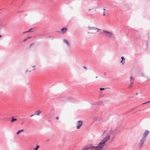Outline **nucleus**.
Wrapping results in <instances>:
<instances>
[{
    "mask_svg": "<svg viewBox=\"0 0 150 150\" xmlns=\"http://www.w3.org/2000/svg\"><path fill=\"white\" fill-rule=\"evenodd\" d=\"M110 88H107V89H110ZM107 89V88H104L103 89H104V90L105 89Z\"/></svg>",
    "mask_w": 150,
    "mask_h": 150,
    "instance_id": "nucleus-25",
    "label": "nucleus"
},
{
    "mask_svg": "<svg viewBox=\"0 0 150 150\" xmlns=\"http://www.w3.org/2000/svg\"><path fill=\"white\" fill-rule=\"evenodd\" d=\"M33 43L31 44L30 45V46H31L32 45H33Z\"/></svg>",
    "mask_w": 150,
    "mask_h": 150,
    "instance_id": "nucleus-28",
    "label": "nucleus"
},
{
    "mask_svg": "<svg viewBox=\"0 0 150 150\" xmlns=\"http://www.w3.org/2000/svg\"><path fill=\"white\" fill-rule=\"evenodd\" d=\"M23 124V122H22L21 123V125H22Z\"/></svg>",
    "mask_w": 150,
    "mask_h": 150,
    "instance_id": "nucleus-33",
    "label": "nucleus"
},
{
    "mask_svg": "<svg viewBox=\"0 0 150 150\" xmlns=\"http://www.w3.org/2000/svg\"><path fill=\"white\" fill-rule=\"evenodd\" d=\"M149 132L148 130H146L144 133V136L143 138L146 139L147 136L149 134Z\"/></svg>",
    "mask_w": 150,
    "mask_h": 150,
    "instance_id": "nucleus-7",
    "label": "nucleus"
},
{
    "mask_svg": "<svg viewBox=\"0 0 150 150\" xmlns=\"http://www.w3.org/2000/svg\"><path fill=\"white\" fill-rule=\"evenodd\" d=\"M149 102H150V101H149L146 102L145 103H144L143 104H145V103H149Z\"/></svg>",
    "mask_w": 150,
    "mask_h": 150,
    "instance_id": "nucleus-24",
    "label": "nucleus"
},
{
    "mask_svg": "<svg viewBox=\"0 0 150 150\" xmlns=\"http://www.w3.org/2000/svg\"><path fill=\"white\" fill-rule=\"evenodd\" d=\"M136 95H138V93H136Z\"/></svg>",
    "mask_w": 150,
    "mask_h": 150,
    "instance_id": "nucleus-34",
    "label": "nucleus"
},
{
    "mask_svg": "<svg viewBox=\"0 0 150 150\" xmlns=\"http://www.w3.org/2000/svg\"><path fill=\"white\" fill-rule=\"evenodd\" d=\"M146 139H145L144 138H143L141 140L140 144L139 145V146L140 147H141L142 145H143L144 142L145 140Z\"/></svg>",
    "mask_w": 150,
    "mask_h": 150,
    "instance_id": "nucleus-6",
    "label": "nucleus"
},
{
    "mask_svg": "<svg viewBox=\"0 0 150 150\" xmlns=\"http://www.w3.org/2000/svg\"><path fill=\"white\" fill-rule=\"evenodd\" d=\"M17 120V119L16 118H14L13 117H12V119L11 120V122H13L15 121H16Z\"/></svg>",
    "mask_w": 150,
    "mask_h": 150,
    "instance_id": "nucleus-13",
    "label": "nucleus"
},
{
    "mask_svg": "<svg viewBox=\"0 0 150 150\" xmlns=\"http://www.w3.org/2000/svg\"><path fill=\"white\" fill-rule=\"evenodd\" d=\"M83 67L84 69H85L86 70H87V67H86L85 66H83Z\"/></svg>",
    "mask_w": 150,
    "mask_h": 150,
    "instance_id": "nucleus-22",
    "label": "nucleus"
},
{
    "mask_svg": "<svg viewBox=\"0 0 150 150\" xmlns=\"http://www.w3.org/2000/svg\"><path fill=\"white\" fill-rule=\"evenodd\" d=\"M94 32H96L95 30H94Z\"/></svg>",
    "mask_w": 150,
    "mask_h": 150,
    "instance_id": "nucleus-31",
    "label": "nucleus"
},
{
    "mask_svg": "<svg viewBox=\"0 0 150 150\" xmlns=\"http://www.w3.org/2000/svg\"><path fill=\"white\" fill-rule=\"evenodd\" d=\"M102 103H103V101H99V102H98L97 103V104L98 105L102 104Z\"/></svg>",
    "mask_w": 150,
    "mask_h": 150,
    "instance_id": "nucleus-14",
    "label": "nucleus"
},
{
    "mask_svg": "<svg viewBox=\"0 0 150 150\" xmlns=\"http://www.w3.org/2000/svg\"><path fill=\"white\" fill-rule=\"evenodd\" d=\"M28 71V70H26V71H25V72H26V73H27V72Z\"/></svg>",
    "mask_w": 150,
    "mask_h": 150,
    "instance_id": "nucleus-29",
    "label": "nucleus"
},
{
    "mask_svg": "<svg viewBox=\"0 0 150 150\" xmlns=\"http://www.w3.org/2000/svg\"><path fill=\"white\" fill-rule=\"evenodd\" d=\"M105 14L104 13L103 15L104 16H105Z\"/></svg>",
    "mask_w": 150,
    "mask_h": 150,
    "instance_id": "nucleus-36",
    "label": "nucleus"
},
{
    "mask_svg": "<svg viewBox=\"0 0 150 150\" xmlns=\"http://www.w3.org/2000/svg\"><path fill=\"white\" fill-rule=\"evenodd\" d=\"M112 35V33L104 31V35L108 37H110Z\"/></svg>",
    "mask_w": 150,
    "mask_h": 150,
    "instance_id": "nucleus-3",
    "label": "nucleus"
},
{
    "mask_svg": "<svg viewBox=\"0 0 150 150\" xmlns=\"http://www.w3.org/2000/svg\"><path fill=\"white\" fill-rule=\"evenodd\" d=\"M98 78V76H96V78Z\"/></svg>",
    "mask_w": 150,
    "mask_h": 150,
    "instance_id": "nucleus-35",
    "label": "nucleus"
},
{
    "mask_svg": "<svg viewBox=\"0 0 150 150\" xmlns=\"http://www.w3.org/2000/svg\"><path fill=\"white\" fill-rule=\"evenodd\" d=\"M63 42L64 43L66 44L68 46H69L70 44H69V42H68V41H67L66 40L64 39L63 40Z\"/></svg>",
    "mask_w": 150,
    "mask_h": 150,
    "instance_id": "nucleus-11",
    "label": "nucleus"
},
{
    "mask_svg": "<svg viewBox=\"0 0 150 150\" xmlns=\"http://www.w3.org/2000/svg\"><path fill=\"white\" fill-rule=\"evenodd\" d=\"M34 115H34V114H33V115H31L30 116V117H32V116H34Z\"/></svg>",
    "mask_w": 150,
    "mask_h": 150,
    "instance_id": "nucleus-26",
    "label": "nucleus"
},
{
    "mask_svg": "<svg viewBox=\"0 0 150 150\" xmlns=\"http://www.w3.org/2000/svg\"><path fill=\"white\" fill-rule=\"evenodd\" d=\"M30 38V37H28L26 39H24L23 40V42L27 40Z\"/></svg>",
    "mask_w": 150,
    "mask_h": 150,
    "instance_id": "nucleus-17",
    "label": "nucleus"
},
{
    "mask_svg": "<svg viewBox=\"0 0 150 150\" xmlns=\"http://www.w3.org/2000/svg\"><path fill=\"white\" fill-rule=\"evenodd\" d=\"M35 67V66H33L32 67H33V68H34V67Z\"/></svg>",
    "mask_w": 150,
    "mask_h": 150,
    "instance_id": "nucleus-30",
    "label": "nucleus"
},
{
    "mask_svg": "<svg viewBox=\"0 0 150 150\" xmlns=\"http://www.w3.org/2000/svg\"><path fill=\"white\" fill-rule=\"evenodd\" d=\"M88 29L89 30H95L96 32L91 33H95L98 32L100 30V29L96 27H91L90 26H88Z\"/></svg>",
    "mask_w": 150,
    "mask_h": 150,
    "instance_id": "nucleus-1",
    "label": "nucleus"
},
{
    "mask_svg": "<svg viewBox=\"0 0 150 150\" xmlns=\"http://www.w3.org/2000/svg\"><path fill=\"white\" fill-rule=\"evenodd\" d=\"M130 80L132 81L134 80V78L133 77L131 76L130 78Z\"/></svg>",
    "mask_w": 150,
    "mask_h": 150,
    "instance_id": "nucleus-18",
    "label": "nucleus"
},
{
    "mask_svg": "<svg viewBox=\"0 0 150 150\" xmlns=\"http://www.w3.org/2000/svg\"><path fill=\"white\" fill-rule=\"evenodd\" d=\"M121 58H122V60H123V61H124L125 60V59L124 58V57H121Z\"/></svg>",
    "mask_w": 150,
    "mask_h": 150,
    "instance_id": "nucleus-20",
    "label": "nucleus"
},
{
    "mask_svg": "<svg viewBox=\"0 0 150 150\" xmlns=\"http://www.w3.org/2000/svg\"><path fill=\"white\" fill-rule=\"evenodd\" d=\"M34 30V29L33 28H32L30 29L28 31H25V32H23V33H28L31 32H33V30Z\"/></svg>",
    "mask_w": 150,
    "mask_h": 150,
    "instance_id": "nucleus-9",
    "label": "nucleus"
},
{
    "mask_svg": "<svg viewBox=\"0 0 150 150\" xmlns=\"http://www.w3.org/2000/svg\"><path fill=\"white\" fill-rule=\"evenodd\" d=\"M121 63H122V64H124L125 63V61H124L122 60L121 62Z\"/></svg>",
    "mask_w": 150,
    "mask_h": 150,
    "instance_id": "nucleus-19",
    "label": "nucleus"
},
{
    "mask_svg": "<svg viewBox=\"0 0 150 150\" xmlns=\"http://www.w3.org/2000/svg\"><path fill=\"white\" fill-rule=\"evenodd\" d=\"M24 131V130L23 129L20 130L16 132V134H19L20 133H21V132H23Z\"/></svg>",
    "mask_w": 150,
    "mask_h": 150,
    "instance_id": "nucleus-12",
    "label": "nucleus"
},
{
    "mask_svg": "<svg viewBox=\"0 0 150 150\" xmlns=\"http://www.w3.org/2000/svg\"><path fill=\"white\" fill-rule=\"evenodd\" d=\"M110 135L108 134L104 138V144L110 138Z\"/></svg>",
    "mask_w": 150,
    "mask_h": 150,
    "instance_id": "nucleus-5",
    "label": "nucleus"
},
{
    "mask_svg": "<svg viewBox=\"0 0 150 150\" xmlns=\"http://www.w3.org/2000/svg\"><path fill=\"white\" fill-rule=\"evenodd\" d=\"M61 31L63 33H65L67 30V28H62L61 30Z\"/></svg>",
    "mask_w": 150,
    "mask_h": 150,
    "instance_id": "nucleus-8",
    "label": "nucleus"
},
{
    "mask_svg": "<svg viewBox=\"0 0 150 150\" xmlns=\"http://www.w3.org/2000/svg\"><path fill=\"white\" fill-rule=\"evenodd\" d=\"M100 91H103V88H100Z\"/></svg>",
    "mask_w": 150,
    "mask_h": 150,
    "instance_id": "nucleus-23",
    "label": "nucleus"
},
{
    "mask_svg": "<svg viewBox=\"0 0 150 150\" xmlns=\"http://www.w3.org/2000/svg\"><path fill=\"white\" fill-rule=\"evenodd\" d=\"M83 123L82 121L81 120H79L77 122V127L76 128L77 129H80V127L82 125Z\"/></svg>",
    "mask_w": 150,
    "mask_h": 150,
    "instance_id": "nucleus-4",
    "label": "nucleus"
},
{
    "mask_svg": "<svg viewBox=\"0 0 150 150\" xmlns=\"http://www.w3.org/2000/svg\"><path fill=\"white\" fill-rule=\"evenodd\" d=\"M1 36H2V35H0V38H1Z\"/></svg>",
    "mask_w": 150,
    "mask_h": 150,
    "instance_id": "nucleus-32",
    "label": "nucleus"
},
{
    "mask_svg": "<svg viewBox=\"0 0 150 150\" xmlns=\"http://www.w3.org/2000/svg\"><path fill=\"white\" fill-rule=\"evenodd\" d=\"M87 148H85V147L83 148L82 150H87Z\"/></svg>",
    "mask_w": 150,
    "mask_h": 150,
    "instance_id": "nucleus-21",
    "label": "nucleus"
},
{
    "mask_svg": "<svg viewBox=\"0 0 150 150\" xmlns=\"http://www.w3.org/2000/svg\"><path fill=\"white\" fill-rule=\"evenodd\" d=\"M41 112V111H40V110H37V111L35 112L34 113V115H39L40 114V113Z\"/></svg>",
    "mask_w": 150,
    "mask_h": 150,
    "instance_id": "nucleus-10",
    "label": "nucleus"
},
{
    "mask_svg": "<svg viewBox=\"0 0 150 150\" xmlns=\"http://www.w3.org/2000/svg\"><path fill=\"white\" fill-rule=\"evenodd\" d=\"M103 146V139L102 141L100 142L96 146V148L97 149V150H100L102 149V147Z\"/></svg>",
    "mask_w": 150,
    "mask_h": 150,
    "instance_id": "nucleus-2",
    "label": "nucleus"
},
{
    "mask_svg": "<svg viewBox=\"0 0 150 150\" xmlns=\"http://www.w3.org/2000/svg\"><path fill=\"white\" fill-rule=\"evenodd\" d=\"M56 119L57 120H58V119H59V117H56Z\"/></svg>",
    "mask_w": 150,
    "mask_h": 150,
    "instance_id": "nucleus-27",
    "label": "nucleus"
},
{
    "mask_svg": "<svg viewBox=\"0 0 150 150\" xmlns=\"http://www.w3.org/2000/svg\"><path fill=\"white\" fill-rule=\"evenodd\" d=\"M45 35V33H41L40 34V36L41 37L44 36Z\"/></svg>",
    "mask_w": 150,
    "mask_h": 150,
    "instance_id": "nucleus-16",
    "label": "nucleus"
},
{
    "mask_svg": "<svg viewBox=\"0 0 150 150\" xmlns=\"http://www.w3.org/2000/svg\"><path fill=\"white\" fill-rule=\"evenodd\" d=\"M39 147V145H37L36 148L34 150H38Z\"/></svg>",
    "mask_w": 150,
    "mask_h": 150,
    "instance_id": "nucleus-15",
    "label": "nucleus"
}]
</instances>
